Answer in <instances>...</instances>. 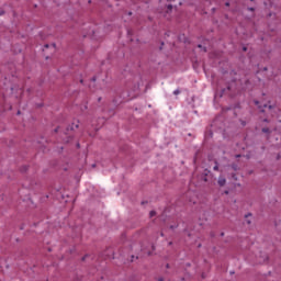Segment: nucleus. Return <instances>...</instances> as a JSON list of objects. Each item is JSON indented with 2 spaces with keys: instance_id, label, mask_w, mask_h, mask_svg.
Returning a JSON list of instances; mask_svg holds the SVG:
<instances>
[{
  "instance_id": "obj_13",
  "label": "nucleus",
  "mask_w": 281,
  "mask_h": 281,
  "mask_svg": "<svg viewBox=\"0 0 281 281\" xmlns=\"http://www.w3.org/2000/svg\"><path fill=\"white\" fill-rule=\"evenodd\" d=\"M44 47H45L46 49H48V48H49V44H46Z\"/></svg>"
},
{
  "instance_id": "obj_17",
  "label": "nucleus",
  "mask_w": 281,
  "mask_h": 281,
  "mask_svg": "<svg viewBox=\"0 0 281 281\" xmlns=\"http://www.w3.org/2000/svg\"><path fill=\"white\" fill-rule=\"evenodd\" d=\"M158 281H164V278L158 279Z\"/></svg>"
},
{
  "instance_id": "obj_12",
  "label": "nucleus",
  "mask_w": 281,
  "mask_h": 281,
  "mask_svg": "<svg viewBox=\"0 0 281 281\" xmlns=\"http://www.w3.org/2000/svg\"><path fill=\"white\" fill-rule=\"evenodd\" d=\"M235 157L236 159H240V154L236 155Z\"/></svg>"
},
{
  "instance_id": "obj_23",
  "label": "nucleus",
  "mask_w": 281,
  "mask_h": 281,
  "mask_svg": "<svg viewBox=\"0 0 281 281\" xmlns=\"http://www.w3.org/2000/svg\"><path fill=\"white\" fill-rule=\"evenodd\" d=\"M53 47H56V44H53Z\"/></svg>"
},
{
  "instance_id": "obj_10",
  "label": "nucleus",
  "mask_w": 281,
  "mask_h": 281,
  "mask_svg": "<svg viewBox=\"0 0 281 281\" xmlns=\"http://www.w3.org/2000/svg\"><path fill=\"white\" fill-rule=\"evenodd\" d=\"M5 14V11H0V16H3Z\"/></svg>"
},
{
  "instance_id": "obj_5",
  "label": "nucleus",
  "mask_w": 281,
  "mask_h": 281,
  "mask_svg": "<svg viewBox=\"0 0 281 281\" xmlns=\"http://www.w3.org/2000/svg\"><path fill=\"white\" fill-rule=\"evenodd\" d=\"M167 9H168V12H172V4H168Z\"/></svg>"
},
{
  "instance_id": "obj_6",
  "label": "nucleus",
  "mask_w": 281,
  "mask_h": 281,
  "mask_svg": "<svg viewBox=\"0 0 281 281\" xmlns=\"http://www.w3.org/2000/svg\"><path fill=\"white\" fill-rule=\"evenodd\" d=\"M180 93H181V91L176 90V91L173 92V95H179Z\"/></svg>"
},
{
  "instance_id": "obj_7",
  "label": "nucleus",
  "mask_w": 281,
  "mask_h": 281,
  "mask_svg": "<svg viewBox=\"0 0 281 281\" xmlns=\"http://www.w3.org/2000/svg\"><path fill=\"white\" fill-rule=\"evenodd\" d=\"M157 214V212H155V211H151L150 213H149V215L153 217V216H155Z\"/></svg>"
},
{
  "instance_id": "obj_18",
  "label": "nucleus",
  "mask_w": 281,
  "mask_h": 281,
  "mask_svg": "<svg viewBox=\"0 0 281 281\" xmlns=\"http://www.w3.org/2000/svg\"><path fill=\"white\" fill-rule=\"evenodd\" d=\"M255 104H259V102H258V101H255Z\"/></svg>"
},
{
  "instance_id": "obj_14",
  "label": "nucleus",
  "mask_w": 281,
  "mask_h": 281,
  "mask_svg": "<svg viewBox=\"0 0 281 281\" xmlns=\"http://www.w3.org/2000/svg\"><path fill=\"white\" fill-rule=\"evenodd\" d=\"M225 5H226L227 8H229V2H226Z\"/></svg>"
},
{
  "instance_id": "obj_8",
  "label": "nucleus",
  "mask_w": 281,
  "mask_h": 281,
  "mask_svg": "<svg viewBox=\"0 0 281 281\" xmlns=\"http://www.w3.org/2000/svg\"><path fill=\"white\" fill-rule=\"evenodd\" d=\"M248 10H249V12H255L256 9L250 7V8H248Z\"/></svg>"
},
{
  "instance_id": "obj_19",
  "label": "nucleus",
  "mask_w": 281,
  "mask_h": 281,
  "mask_svg": "<svg viewBox=\"0 0 281 281\" xmlns=\"http://www.w3.org/2000/svg\"><path fill=\"white\" fill-rule=\"evenodd\" d=\"M263 109H267V104L263 105Z\"/></svg>"
},
{
  "instance_id": "obj_22",
  "label": "nucleus",
  "mask_w": 281,
  "mask_h": 281,
  "mask_svg": "<svg viewBox=\"0 0 281 281\" xmlns=\"http://www.w3.org/2000/svg\"><path fill=\"white\" fill-rule=\"evenodd\" d=\"M170 267V265L167 263V269Z\"/></svg>"
},
{
  "instance_id": "obj_11",
  "label": "nucleus",
  "mask_w": 281,
  "mask_h": 281,
  "mask_svg": "<svg viewBox=\"0 0 281 281\" xmlns=\"http://www.w3.org/2000/svg\"><path fill=\"white\" fill-rule=\"evenodd\" d=\"M243 52H247V46H244V47H243Z\"/></svg>"
},
{
  "instance_id": "obj_1",
  "label": "nucleus",
  "mask_w": 281,
  "mask_h": 281,
  "mask_svg": "<svg viewBox=\"0 0 281 281\" xmlns=\"http://www.w3.org/2000/svg\"><path fill=\"white\" fill-rule=\"evenodd\" d=\"M217 183L221 188H223L225 183H227V180L223 177H220Z\"/></svg>"
},
{
  "instance_id": "obj_21",
  "label": "nucleus",
  "mask_w": 281,
  "mask_h": 281,
  "mask_svg": "<svg viewBox=\"0 0 281 281\" xmlns=\"http://www.w3.org/2000/svg\"><path fill=\"white\" fill-rule=\"evenodd\" d=\"M221 236H225V233H222Z\"/></svg>"
},
{
  "instance_id": "obj_3",
  "label": "nucleus",
  "mask_w": 281,
  "mask_h": 281,
  "mask_svg": "<svg viewBox=\"0 0 281 281\" xmlns=\"http://www.w3.org/2000/svg\"><path fill=\"white\" fill-rule=\"evenodd\" d=\"M198 47H199L200 49H203V52H207V49H206L205 47H203V45H201V44H199Z\"/></svg>"
},
{
  "instance_id": "obj_9",
  "label": "nucleus",
  "mask_w": 281,
  "mask_h": 281,
  "mask_svg": "<svg viewBox=\"0 0 281 281\" xmlns=\"http://www.w3.org/2000/svg\"><path fill=\"white\" fill-rule=\"evenodd\" d=\"M213 170H218V164L213 167Z\"/></svg>"
},
{
  "instance_id": "obj_16",
  "label": "nucleus",
  "mask_w": 281,
  "mask_h": 281,
  "mask_svg": "<svg viewBox=\"0 0 281 281\" xmlns=\"http://www.w3.org/2000/svg\"><path fill=\"white\" fill-rule=\"evenodd\" d=\"M247 223H248V225H251V221H248Z\"/></svg>"
},
{
  "instance_id": "obj_24",
  "label": "nucleus",
  "mask_w": 281,
  "mask_h": 281,
  "mask_svg": "<svg viewBox=\"0 0 281 281\" xmlns=\"http://www.w3.org/2000/svg\"><path fill=\"white\" fill-rule=\"evenodd\" d=\"M204 181H207V178H204Z\"/></svg>"
},
{
  "instance_id": "obj_2",
  "label": "nucleus",
  "mask_w": 281,
  "mask_h": 281,
  "mask_svg": "<svg viewBox=\"0 0 281 281\" xmlns=\"http://www.w3.org/2000/svg\"><path fill=\"white\" fill-rule=\"evenodd\" d=\"M262 133H268V134H270V133H271V130H269L268 127H263V128H262Z\"/></svg>"
},
{
  "instance_id": "obj_15",
  "label": "nucleus",
  "mask_w": 281,
  "mask_h": 281,
  "mask_svg": "<svg viewBox=\"0 0 281 281\" xmlns=\"http://www.w3.org/2000/svg\"><path fill=\"white\" fill-rule=\"evenodd\" d=\"M268 109H273V105H269Z\"/></svg>"
},
{
  "instance_id": "obj_26",
  "label": "nucleus",
  "mask_w": 281,
  "mask_h": 281,
  "mask_svg": "<svg viewBox=\"0 0 281 281\" xmlns=\"http://www.w3.org/2000/svg\"><path fill=\"white\" fill-rule=\"evenodd\" d=\"M82 260H85V257L82 258Z\"/></svg>"
},
{
  "instance_id": "obj_4",
  "label": "nucleus",
  "mask_w": 281,
  "mask_h": 281,
  "mask_svg": "<svg viewBox=\"0 0 281 281\" xmlns=\"http://www.w3.org/2000/svg\"><path fill=\"white\" fill-rule=\"evenodd\" d=\"M232 168H233V170H238V165L233 164V165H232Z\"/></svg>"
},
{
  "instance_id": "obj_25",
  "label": "nucleus",
  "mask_w": 281,
  "mask_h": 281,
  "mask_svg": "<svg viewBox=\"0 0 281 281\" xmlns=\"http://www.w3.org/2000/svg\"><path fill=\"white\" fill-rule=\"evenodd\" d=\"M76 128H78V125H75Z\"/></svg>"
},
{
  "instance_id": "obj_20",
  "label": "nucleus",
  "mask_w": 281,
  "mask_h": 281,
  "mask_svg": "<svg viewBox=\"0 0 281 281\" xmlns=\"http://www.w3.org/2000/svg\"><path fill=\"white\" fill-rule=\"evenodd\" d=\"M261 112L265 113V109H261Z\"/></svg>"
}]
</instances>
